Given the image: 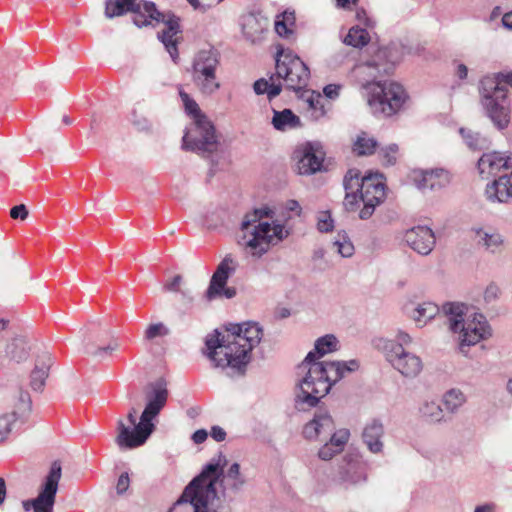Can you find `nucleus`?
<instances>
[{
  "instance_id": "dca6fc26",
  "label": "nucleus",
  "mask_w": 512,
  "mask_h": 512,
  "mask_svg": "<svg viewBox=\"0 0 512 512\" xmlns=\"http://www.w3.org/2000/svg\"><path fill=\"white\" fill-rule=\"evenodd\" d=\"M237 267L236 261L229 254L219 263L216 271L212 275L209 287L206 291V298L213 300L216 298L224 297L231 299L236 295V289L227 287L229 277L235 272Z\"/></svg>"
},
{
  "instance_id": "a18cd8bd",
  "label": "nucleus",
  "mask_w": 512,
  "mask_h": 512,
  "mask_svg": "<svg viewBox=\"0 0 512 512\" xmlns=\"http://www.w3.org/2000/svg\"><path fill=\"white\" fill-rule=\"evenodd\" d=\"M333 246L342 257L348 258L354 254V245L346 234H338Z\"/></svg>"
},
{
  "instance_id": "6ab92c4d",
  "label": "nucleus",
  "mask_w": 512,
  "mask_h": 512,
  "mask_svg": "<svg viewBox=\"0 0 512 512\" xmlns=\"http://www.w3.org/2000/svg\"><path fill=\"white\" fill-rule=\"evenodd\" d=\"M512 169V154L508 152L492 151L484 153L478 160V170L483 178L499 177Z\"/></svg>"
},
{
  "instance_id": "72a5a7b5",
  "label": "nucleus",
  "mask_w": 512,
  "mask_h": 512,
  "mask_svg": "<svg viewBox=\"0 0 512 512\" xmlns=\"http://www.w3.org/2000/svg\"><path fill=\"white\" fill-rule=\"evenodd\" d=\"M438 312L439 308L436 304L432 302H423L414 307L409 315L418 327H423L432 320Z\"/></svg>"
},
{
  "instance_id": "13d9d810",
  "label": "nucleus",
  "mask_w": 512,
  "mask_h": 512,
  "mask_svg": "<svg viewBox=\"0 0 512 512\" xmlns=\"http://www.w3.org/2000/svg\"><path fill=\"white\" fill-rule=\"evenodd\" d=\"M181 283L182 277L180 275H176L164 284V289L170 292H178L180 291L179 287Z\"/></svg>"
},
{
  "instance_id": "20e7f679",
  "label": "nucleus",
  "mask_w": 512,
  "mask_h": 512,
  "mask_svg": "<svg viewBox=\"0 0 512 512\" xmlns=\"http://www.w3.org/2000/svg\"><path fill=\"white\" fill-rule=\"evenodd\" d=\"M272 214L269 208H258L247 212L241 219L237 231V243L245 254L259 259L272 246L285 240L290 231L278 220L267 219Z\"/></svg>"
},
{
  "instance_id": "8fccbe9b",
  "label": "nucleus",
  "mask_w": 512,
  "mask_h": 512,
  "mask_svg": "<svg viewBox=\"0 0 512 512\" xmlns=\"http://www.w3.org/2000/svg\"><path fill=\"white\" fill-rule=\"evenodd\" d=\"M169 333V329L163 323H155L148 326L145 331V338L152 340L156 337L166 336Z\"/></svg>"
},
{
  "instance_id": "6e6552de",
  "label": "nucleus",
  "mask_w": 512,
  "mask_h": 512,
  "mask_svg": "<svg viewBox=\"0 0 512 512\" xmlns=\"http://www.w3.org/2000/svg\"><path fill=\"white\" fill-rule=\"evenodd\" d=\"M442 312L463 356H468L469 347L488 339L492 334L486 317L482 313L471 311L463 303H445Z\"/></svg>"
},
{
  "instance_id": "c85d7f7f",
  "label": "nucleus",
  "mask_w": 512,
  "mask_h": 512,
  "mask_svg": "<svg viewBox=\"0 0 512 512\" xmlns=\"http://www.w3.org/2000/svg\"><path fill=\"white\" fill-rule=\"evenodd\" d=\"M349 438L350 431L348 429L342 428L336 430L331 435L330 440L319 449L318 457L324 461L331 460L344 450Z\"/></svg>"
},
{
  "instance_id": "79ce46f5",
  "label": "nucleus",
  "mask_w": 512,
  "mask_h": 512,
  "mask_svg": "<svg viewBox=\"0 0 512 512\" xmlns=\"http://www.w3.org/2000/svg\"><path fill=\"white\" fill-rule=\"evenodd\" d=\"M376 146L377 142L373 137H370L366 132H361L357 135L353 150L358 155H371L374 153Z\"/></svg>"
},
{
  "instance_id": "393cba45",
  "label": "nucleus",
  "mask_w": 512,
  "mask_h": 512,
  "mask_svg": "<svg viewBox=\"0 0 512 512\" xmlns=\"http://www.w3.org/2000/svg\"><path fill=\"white\" fill-rule=\"evenodd\" d=\"M406 243L417 253L428 255L435 246L433 231L427 226H417L405 233Z\"/></svg>"
},
{
  "instance_id": "ea45409f",
  "label": "nucleus",
  "mask_w": 512,
  "mask_h": 512,
  "mask_svg": "<svg viewBox=\"0 0 512 512\" xmlns=\"http://www.w3.org/2000/svg\"><path fill=\"white\" fill-rule=\"evenodd\" d=\"M370 41V35L366 28H362L359 25L353 26L349 29L348 34L344 38L346 45L362 48L367 45Z\"/></svg>"
},
{
  "instance_id": "3c124183",
  "label": "nucleus",
  "mask_w": 512,
  "mask_h": 512,
  "mask_svg": "<svg viewBox=\"0 0 512 512\" xmlns=\"http://www.w3.org/2000/svg\"><path fill=\"white\" fill-rule=\"evenodd\" d=\"M500 295V288L495 283H490L484 290L483 299L486 303L495 302Z\"/></svg>"
},
{
  "instance_id": "0e129e2a",
  "label": "nucleus",
  "mask_w": 512,
  "mask_h": 512,
  "mask_svg": "<svg viewBox=\"0 0 512 512\" xmlns=\"http://www.w3.org/2000/svg\"><path fill=\"white\" fill-rule=\"evenodd\" d=\"M456 75L462 80L465 79L468 75L467 66L462 63L458 64L456 68Z\"/></svg>"
},
{
  "instance_id": "5701e85b",
  "label": "nucleus",
  "mask_w": 512,
  "mask_h": 512,
  "mask_svg": "<svg viewBox=\"0 0 512 512\" xmlns=\"http://www.w3.org/2000/svg\"><path fill=\"white\" fill-rule=\"evenodd\" d=\"M485 197L491 203H508L512 200V169L486 185Z\"/></svg>"
},
{
  "instance_id": "aec40b11",
  "label": "nucleus",
  "mask_w": 512,
  "mask_h": 512,
  "mask_svg": "<svg viewBox=\"0 0 512 512\" xmlns=\"http://www.w3.org/2000/svg\"><path fill=\"white\" fill-rule=\"evenodd\" d=\"M240 27L245 40L255 44L264 39L269 20L261 13L250 12L240 17Z\"/></svg>"
},
{
  "instance_id": "603ef678",
  "label": "nucleus",
  "mask_w": 512,
  "mask_h": 512,
  "mask_svg": "<svg viewBox=\"0 0 512 512\" xmlns=\"http://www.w3.org/2000/svg\"><path fill=\"white\" fill-rule=\"evenodd\" d=\"M391 340L395 341V344L400 345L401 348H405V346H409L413 342V338L403 330H398L395 334V338Z\"/></svg>"
},
{
  "instance_id": "e433bc0d",
  "label": "nucleus",
  "mask_w": 512,
  "mask_h": 512,
  "mask_svg": "<svg viewBox=\"0 0 512 512\" xmlns=\"http://www.w3.org/2000/svg\"><path fill=\"white\" fill-rule=\"evenodd\" d=\"M467 397L459 388H451L443 394L442 402L445 410L455 414L466 403Z\"/></svg>"
},
{
  "instance_id": "bb28decb",
  "label": "nucleus",
  "mask_w": 512,
  "mask_h": 512,
  "mask_svg": "<svg viewBox=\"0 0 512 512\" xmlns=\"http://www.w3.org/2000/svg\"><path fill=\"white\" fill-rule=\"evenodd\" d=\"M419 189L436 190L445 187L450 182V174L444 169L421 171L414 178Z\"/></svg>"
},
{
  "instance_id": "4d7b16f0",
  "label": "nucleus",
  "mask_w": 512,
  "mask_h": 512,
  "mask_svg": "<svg viewBox=\"0 0 512 512\" xmlns=\"http://www.w3.org/2000/svg\"><path fill=\"white\" fill-rule=\"evenodd\" d=\"M355 17L360 24H363L367 28L374 26L373 20L368 17L367 12L363 8L356 10Z\"/></svg>"
},
{
  "instance_id": "1a4fd4ad",
  "label": "nucleus",
  "mask_w": 512,
  "mask_h": 512,
  "mask_svg": "<svg viewBox=\"0 0 512 512\" xmlns=\"http://www.w3.org/2000/svg\"><path fill=\"white\" fill-rule=\"evenodd\" d=\"M507 85L512 86V72H499L484 76L480 81V102L485 115L498 130H504L510 123V103Z\"/></svg>"
},
{
  "instance_id": "338daca9",
  "label": "nucleus",
  "mask_w": 512,
  "mask_h": 512,
  "mask_svg": "<svg viewBox=\"0 0 512 512\" xmlns=\"http://www.w3.org/2000/svg\"><path fill=\"white\" fill-rule=\"evenodd\" d=\"M134 123L139 130H150L152 127L151 122L145 118L139 121H135Z\"/></svg>"
},
{
  "instance_id": "c9c22d12",
  "label": "nucleus",
  "mask_w": 512,
  "mask_h": 512,
  "mask_svg": "<svg viewBox=\"0 0 512 512\" xmlns=\"http://www.w3.org/2000/svg\"><path fill=\"white\" fill-rule=\"evenodd\" d=\"M253 90L257 95L266 94L269 100L277 97L282 91V84L278 82L275 75L270 77V81L261 78L254 82Z\"/></svg>"
},
{
  "instance_id": "052dcab7",
  "label": "nucleus",
  "mask_w": 512,
  "mask_h": 512,
  "mask_svg": "<svg viewBox=\"0 0 512 512\" xmlns=\"http://www.w3.org/2000/svg\"><path fill=\"white\" fill-rule=\"evenodd\" d=\"M497 505L493 502H486L477 505L473 512H496Z\"/></svg>"
},
{
  "instance_id": "9d476101",
  "label": "nucleus",
  "mask_w": 512,
  "mask_h": 512,
  "mask_svg": "<svg viewBox=\"0 0 512 512\" xmlns=\"http://www.w3.org/2000/svg\"><path fill=\"white\" fill-rule=\"evenodd\" d=\"M373 346L375 349L384 354L386 360L392 367L398 371L402 376L407 378H415L423 370L422 359L407 350L396 345L385 337H377L373 339Z\"/></svg>"
},
{
  "instance_id": "4468645a",
  "label": "nucleus",
  "mask_w": 512,
  "mask_h": 512,
  "mask_svg": "<svg viewBox=\"0 0 512 512\" xmlns=\"http://www.w3.org/2000/svg\"><path fill=\"white\" fill-rule=\"evenodd\" d=\"M61 475L60 463L57 461L53 462L38 496L34 499L23 501L24 510L29 511L32 509L33 512H53Z\"/></svg>"
},
{
  "instance_id": "c756f323",
  "label": "nucleus",
  "mask_w": 512,
  "mask_h": 512,
  "mask_svg": "<svg viewBox=\"0 0 512 512\" xmlns=\"http://www.w3.org/2000/svg\"><path fill=\"white\" fill-rule=\"evenodd\" d=\"M384 436L383 424L378 420L367 423L363 429L362 439L371 453H381L384 447L382 438Z\"/></svg>"
},
{
  "instance_id": "09e8293b",
  "label": "nucleus",
  "mask_w": 512,
  "mask_h": 512,
  "mask_svg": "<svg viewBox=\"0 0 512 512\" xmlns=\"http://www.w3.org/2000/svg\"><path fill=\"white\" fill-rule=\"evenodd\" d=\"M317 229L321 233L331 232L334 228V220L329 211H320L316 216Z\"/></svg>"
},
{
  "instance_id": "9b49d317",
  "label": "nucleus",
  "mask_w": 512,
  "mask_h": 512,
  "mask_svg": "<svg viewBox=\"0 0 512 512\" xmlns=\"http://www.w3.org/2000/svg\"><path fill=\"white\" fill-rule=\"evenodd\" d=\"M274 75L278 82L283 80L284 86L294 91L305 88L310 79V71L306 64L290 51L277 53Z\"/></svg>"
},
{
  "instance_id": "e2e57ef3",
  "label": "nucleus",
  "mask_w": 512,
  "mask_h": 512,
  "mask_svg": "<svg viewBox=\"0 0 512 512\" xmlns=\"http://www.w3.org/2000/svg\"><path fill=\"white\" fill-rule=\"evenodd\" d=\"M285 209L290 212H295L297 215H300L301 213V207L298 201L296 200H288L285 203Z\"/></svg>"
},
{
  "instance_id": "7ed1b4c3",
  "label": "nucleus",
  "mask_w": 512,
  "mask_h": 512,
  "mask_svg": "<svg viewBox=\"0 0 512 512\" xmlns=\"http://www.w3.org/2000/svg\"><path fill=\"white\" fill-rule=\"evenodd\" d=\"M359 368L356 360L349 361H315V354L308 353L298 366L299 391L296 403L302 408L315 407L331 387Z\"/></svg>"
},
{
  "instance_id": "2eb2a0df",
  "label": "nucleus",
  "mask_w": 512,
  "mask_h": 512,
  "mask_svg": "<svg viewBox=\"0 0 512 512\" xmlns=\"http://www.w3.org/2000/svg\"><path fill=\"white\" fill-rule=\"evenodd\" d=\"M360 199L363 202V208L359 212V217L363 220L369 219L376 208L385 199L384 177L380 173L360 176Z\"/></svg>"
},
{
  "instance_id": "de8ad7c7",
  "label": "nucleus",
  "mask_w": 512,
  "mask_h": 512,
  "mask_svg": "<svg viewBox=\"0 0 512 512\" xmlns=\"http://www.w3.org/2000/svg\"><path fill=\"white\" fill-rule=\"evenodd\" d=\"M398 151V145L394 143L381 148L379 151V156L383 165H394L397 161Z\"/></svg>"
},
{
  "instance_id": "6e6d98bb",
  "label": "nucleus",
  "mask_w": 512,
  "mask_h": 512,
  "mask_svg": "<svg viewBox=\"0 0 512 512\" xmlns=\"http://www.w3.org/2000/svg\"><path fill=\"white\" fill-rule=\"evenodd\" d=\"M341 88L342 86L338 84H328L324 87L323 93L326 98L334 100L339 96Z\"/></svg>"
},
{
  "instance_id": "4c0bfd02",
  "label": "nucleus",
  "mask_w": 512,
  "mask_h": 512,
  "mask_svg": "<svg viewBox=\"0 0 512 512\" xmlns=\"http://www.w3.org/2000/svg\"><path fill=\"white\" fill-rule=\"evenodd\" d=\"M338 339L333 334H327L315 341L314 350L309 353L315 354V361L325 356L328 353H332L338 350Z\"/></svg>"
},
{
  "instance_id": "5fc2aeb1",
  "label": "nucleus",
  "mask_w": 512,
  "mask_h": 512,
  "mask_svg": "<svg viewBox=\"0 0 512 512\" xmlns=\"http://www.w3.org/2000/svg\"><path fill=\"white\" fill-rule=\"evenodd\" d=\"M10 216L13 219L25 220L28 217V210L24 204L16 205L11 208Z\"/></svg>"
},
{
  "instance_id": "b1692460",
  "label": "nucleus",
  "mask_w": 512,
  "mask_h": 512,
  "mask_svg": "<svg viewBox=\"0 0 512 512\" xmlns=\"http://www.w3.org/2000/svg\"><path fill=\"white\" fill-rule=\"evenodd\" d=\"M367 480V465L360 459L348 460L339 472V483L345 489L361 486Z\"/></svg>"
},
{
  "instance_id": "774afa93",
  "label": "nucleus",
  "mask_w": 512,
  "mask_h": 512,
  "mask_svg": "<svg viewBox=\"0 0 512 512\" xmlns=\"http://www.w3.org/2000/svg\"><path fill=\"white\" fill-rule=\"evenodd\" d=\"M502 23L506 28L512 29V11L503 15Z\"/></svg>"
},
{
  "instance_id": "69168bd1",
  "label": "nucleus",
  "mask_w": 512,
  "mask_h": 512,
  "mask_svg": "<svg viewBox=\"0 0 512 512\" xmlns=\"http://www.w3.org/2000/svg\"><path fill=\"white\" fill-rule=\"evenodd\" d=\"M187 2L195 9L201 12H206L209 9L208 5H203L199 0H187Z\"/></svg>"
},
{
  "instance_id": "4be33fe9",
  "label": "nucleus",
  "mask_w": 512,
  "mask_h": 512,
  "mask_svg": "<svg viewBox=\"0 0 512 512\" xmlns=\"http://www.w3.org/2000/svg\"><path fill=\"white\" fill-rule=\"evenodd\" d=\"M296 168L301 175H311L321 170L323 153L311 143L295 151Z\"/></svg>"
},
{
  "instance_id": "473e14b6",
  "label": "nucleus",
  "mask_w": 512,
  "mask_h": 512,
  "mask_svg": "<svg viewBox=\"0 0 512 512\" xmlns=\"http://www.w3.org/2000/svg\"><path fill=\"white\" fill-rule=\"evenodd\" d=\"M226 464L227 462L220 468V475L216 483L222 476L223 478L221 479V483H225V488L233 492H238L246 483L245 477L240 472V465L235 462L232 465H230V467L224 473L223 468Z\"/></svg>"
},
{
  "instance_id": "0eeeda50",
  "label": "nucleus",
  "mask_w": 512,
  "mask_h": 512,
  "mask_svg": "<svg viewBox=\"0 0 512 512\" xmlns=\"http://www.w3.org/2000/svg\"><path fill=\"white\" fill-rule=\"evenodd\" d=\"M225 463L226 457L222 453L212 458L184 489L169 512H218L221 505L215 485Z\"/></svg>"
},
{
  "instance_id": "f257e3e1",
  "label": "nucleus",
  "mask_w": 512,
  "mask_h": 512,
  "mask_svg": "<svg viewBox=\"0 0 512 512\" xmlns=\"http://www.w3.org/2000/svg\"><path fill=\"white\" fill-rule=\"evenodd\" d=\"M403 57L402 49L393 44L379 48L366 62L355 67L356 76L368 90L367 103L375 115L392 116L398 112L407 99L404 88L395 82H374L390 74Z\"/></svg>"
},
{
  "instance_id": "39448f33",
  "label": "nucleus",
  "mask_w": 512,
  "mask_h": 512,
  "mask_svg": "<svg viewBox=\"0 0 512 512\" xmlns=\"http://www.w3.org/2000/svg\"><path fill=\"white\" fill-rule=\"evenodd\" d=\"M128 12L133 14V22L138 27L154 26L160 22L166 24V28L158 34V38L164 44L172 60L177 62L179 57L177 49V34L180 33L179 19L159 12L153 2L142 0H106L105 16L108 19L120 17Z\"/></svg>"
},
{
  "instance_id": "2f4dec72",
  "label": "nucleus",
  "mask_w": 512,
  "mask_h": 512,
  "mask_svg": "<svg viewBox=\"0 0 512 512\" xmlns=\"http://www.w3.org/2000/svg\"><path fill=\"white\" fill-rule=\"evenodd\" d=\"M419 417L426 423L437 424L444 421L445 414L442 406L435 400L425 399L418 407Z\"/></svg>"
},
{
  "instance_id": "ddd939ff",
  "label": "nucleus",
  "mask_w": 512,
  "mask_h": 512,
  "mask_svg": "<svg viewBox=\"0 0 512 512\" xmlns=\"http://www.w3.org/2000/svg\"><path fill=\"white\" fill-rule=\"evenodd\" d=\"M183 148L201 155L211 154L218 148L215 128L207 117L197 118L183 136Z\"/></svg>"
},
{
  "instance_id": "bf43d9fd",
  "label": "nucleus",
  "mask_w": 512,
  "mask_h": 512,
  "mask_svg": "<svg viewBox=\"0 0 512 512\" xmlns=\"http://www.w3.org/2000/svg\"><path fill=\"white\" fill-rule=\"evenodd\" d=\"M211 437L217 441V442H221V441H224L225 438H226V432L225 430L220 427V426H213L211 428V433H210Z\"/></svg>"
},
{
  "instance_id": "7c9ffc66",
  "label": "nucleus",
  "mask_w": 512,
  "mask_h": 512,
  "mask_svg": "<svg viewBox=\"0 0 512 512\" xmlns=\"http://www.w3.org/2000/svg\"><path fill=\"white\" fill-rule=\"evenodd\" d=\"M271 124L274 129L281 132L302 127L301 119L290 109H283L281 111L273 110Z\"/></svg>"
},
{
  "instance_id": "a878e982",
  "label": "nucleus",
  "mask_w": 512,
  "mask_h": 512,
  "mask_svg": "<svg viewBox=\"0 0 512 512\" xmlns=\"http://www.w3.org/2000/svg\"><path fill=\"white\" fill-rule=\"evenodd\" d=\"M307 117L312 121L324 118L330 109L320 93L304 91L301 95Z\"/></svg>"
},
{
  "instance_id": "412c9836",
  "label": "nucleus",
  "mask_w": 512,
  "mask_h": 512,
  "mask_svg": "<svg viewBox=\"0 0 512 512\" xmlns=\"http://www.w3.org/2000/svg\"><path fill=\"white\" fill-rule=\"evenodd\" d=\"M334 432V420L326 410L317 411L303 428V435L308 440H324Z\"/></svg>"
},
{
  "instance_id": "f3484780",
  "label": "nucleus",
  "mask_w": 512,
  "mask_h": 512,
  "mask_svg": "<svg viewBox=\"0 0 512 512\" xmlns=\"http://www.w3.org/2000/svg\"><path fill=\"white\" fill-rule=\"evenodd\" d=\"M81 345L86 353L101 359L111 356L114 351L120 348L118 339L108 330H86L83 333Z\"/></svg>"
},
{
  "instance_id": "37998d69",
  "label": "nucleus",
  "mask_w": 512,
  "mask_h": 512,
  "mask_svg": "<svg viewBox=\"0 0 512 512\" xmlns=\"http://www.w3.org/2000/svg\"><path fill=\"white\" fill-rule=\"evenodd\" d=\"M7 355L17 363H20L28 357V347L23 340L16 339L6 348Z\"/></svg>"
},
{
  "instance_id": "58836bf2",
  "label": "nucleus",
  "mask_w": 512,
  "mask_h": 512,
  "mask_svg": "<svg viewBox=\"0 0 512 512\" xmlns=\"http://www.w3.org/2000/svg\"><path fill=\"white\" fill-rule=\"evenodd\" d=\"M479 242L491 252H496L503 244L504 240L500 233L494 230H476Z\"/></svg>"
},
{
  "instance_id": "423d86ee",
  "label": "nucleus",
  "mask_w": 512,
  "mask_h": 512,
  "mask_svg": "<svg viewBox=\"0 0 512 512\" xmlns=\"http://www.w3.org/2000/svg\"><path fill=\"white\" fill-rule=\"evenodd\" d=\"M145 399L146 406L138 424H136L137 411L135 408H131L127 415L129 424L134 426L133 429L125 425L122 420L118 421L116 443L120 448L132 449L146 442L154 429L152 420L166 405L168 399L166 383L163 380L150 383L145 388Z\"/></svg>"
},
{
  "instance_id": "c03bdc74",
  "label": "nucleus",
  "mask_w": 512,
  "mask_h": 512,
  "mask_svg": "<svg viewBox=\"0 0 512 512\" xmlns=\"http://www.w3.org/2000/svg\"><path fill=\"white\" fill-rule=\"evenodd\" d=\"M459 132L470 149H482L488 143L486 138L482 137L477 132H473L472 130L461 128Z\"/></svg>"
},
{
  "instance_id": "a211bd4d",
  "label": "nucleus",
  "mask_w": 512,
  "mask_h": 512,
  "mask_svg": "<svg viewBox=\"0 0 512 512\" xmlns=\"http://www.w3.org/2000/svg\"><path fill=\"white\" fill-rule=\"evenodd\" d=\"M12 412L0 414V442L11 434L17 421H24L31 412L32 402L27 391L19 390L12 401Z\"/></svg>"
},
{
  "instance_id": "864d4df0",
  "label": "nucleus",
  "mask_w": 512,
  "mask_h": 512,
  "mask_svg": "<svg viewBox=\"0 0 512 512\" xmlns=\"http://www.w3.org/2000/svg\"><path fill=\"white\" fill-rule=\"evenodd\" d=\"M130 486V478L127 472L122 473L117 481L116 485V491L117 494L122 495L124 494Z\"/></svg>"
},
{
  "instance_id": "a19ab883",
  "label": "nucleus",
  "mask_w": 512,
  "mask_h": 512,
  "mask_svg": "<svg viewBox=\"0 0 512 512\" xmlns=\"http://www.w3.org/2000/svg\"><path fill=\"white\" fill-rule=\"evenodd\" d=\"M295 25L294 12L285 11L278 15L275 20V31L281 37H289Z\"/></svg>"
},
{
  "instance_id": "49530a36",
  "label": "nucleus",
  "mask_w": 512,
  "mask_h": 512,
  "mask_svg": "<svg viewBox=\"0 0 512 512\" xmlns=\"http://www.w3.org/2000/svg\"><path fill=\"white\" fill-rule=\"evenodd\" d=\"M179 95L181 100L185 106V110L188 114L193 117V120L196 121L197 118L206 117L200 110L198 104L183 90L179 91Z\"/></svg>"
},
{
  "instance_id": "f03ea898",
  "label": "nucleus",
  "mask_w": 512,
  "mask_h": 512,
  "mask_svg": "<svg viewBox=\"0 0 512 512\" xmlns=\"http://www.w3.org/2000/svg\"><path fill=\"white\" fill-rule=\"evenodd\" d=\"M262 339L258 323L231 324L223 332L215 330L205 341V355L215 367L228 368L232 374H243L250 361L249 353Z\"/></svg>"
},
{
  "instance_id": "680f3d73",
  "label": "nucleus",
  "mask_w": 512,
  "mask_h": 512,
  "mask_svg": "<svg viewBox=\"0 0 512 512\" xmlns=\"http://www.w3.org/2000/svg\"><path fill=\"white\" fill-rule=\"evenodd\" d=\"M208 437V432L205 429L196 430L192 435V440L196 444L203 443Z\"/></svg>"
},
{
  "instance_id": "f8f14e48",
  "label": "nucleus",
  "mask_w": 512,
  "mask_h": 512,
  "mask_svg": "<svg viewBox=\"0 0 512 512\" xmlns=\"http://www.w3.org/2000/svg\"><path fill=\"white\" fill-rule=\"evenodd\" d=\"M219 65L217 55L211 50L198 52L193 61L192 80L199 91L211 95L220 88L216 75Z\"/></svg>"
},
{
  "instance_id": "cd10ccee",
  "label": "nucleus",
  "mask_w": 512,
  "mask_h": 512,
  "mask_svg": "<svg viewBox=\"0 0 512 512\" xmlns=\"http://www.w3.org/2000/svg\"><path fill=\"white\" fill-rule=\"evenodd\" d=\"M345 189L344 207L348 211H354L360 199V172L356 169H350L343 179Z\"/></svg>"
},
{
  "instance_id": "f704fd0d",
  "label": "nucleus",
  "mask_w": 512,
  "mask_h": 512,
  "mask_svg": "<svg viewBox=\"0 0 512 512\" xmlns=\"http://www.w3.org/2000/svg\"><path fill=\"white\" fill-rule=\"evenodd\" d=\"M51 363L52 359L48 354H44L38 358L31 374V386L34 390H40L44 386Z\"/></svg>"
}]
</instances>
